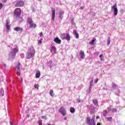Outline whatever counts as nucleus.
<instances>
[{
  "label": "nucleus",
  "instance_id": "nucleus-39",
  "mask_svg": "<svg viewBox=\"0 0 125 125\" xmlns=\"http://www.w3.org/2000/svg\"><path fill=\"white\" fill-rule=\"evenodd\" d=\"M42 35H43L42 32L40 33V37H42Z\"/></svg>",
  "mask_w": 125,
  "mask_h": 125
},
{
  "label": "nucleus",
  "instance_id": "nucleus-25",
  "mask_svg": "<svg viewBox=\"0 0 125 125\" xmlns=\"http://www.w3.org/2000/svg\"><path fill=\"white\" fill-rule=\"evenodd\" d=\"M116 87H117V85H116V84L113 83L112 84L111 88H112V89H116Z\"/></svg>",
  "mask_w": 125,
  "mask_h": 125
},
{
  "label": "nucleus",
  "instance_id": "nucleus-15",
  "mask_svg": "<svg viewBox=\"0 0 125 125\" xmlns=\"http://www.w3.org/2000/svg\"><path fill=\"white\" fill-rule=\"evenodd\" d=\"M6 28L7 31H9L10 30V25L9 24V22L7 21L6 23Z\"/></svg>",
  "mask_w": 125,
  "mask_h": 125
},
{
  "label": "nucleus",
  "instance_id": "nucleus-23",
  "mask_svg": "<svg viewBox=\"0 0 125 125\" xmlns=\"http://www.w3.org/2000/svg\"><path fill=\"white\" fill-rule=\"evenodd\" d=\"M91 113L92 114H95V109L94 108V107H91Z\"/></svg>",
  "mask_w": 125,
  "mask_h": 125
},
{
  "label": "nucleus",
  "instance_id": "nucleus-22",
  "mask_svg": "<svg viewBox=\"0 0 125 125\" xmlns=\"http://www.w3.org/2000/svg\"><path fill=\"white\" fill-rule=\"evenodd\" d=\"M96 41V39H93L91 42H89V44H91L92 45H93V44H94V42H95Z\"/></svg>",
  "mask_w": 125,
  "mask_h": 125
},
{
  "label": "nucleus",
  "instance_id": "nucleus-26",
  "mask_svg": "<svg viewBox=\"0 0 125 125\" xmlns=\"http://www.w3.org/2000/svg\"><path fill=\"white\" fill-rule=\"evenodd\" d=\"M93 102L94 105H98V101H97V100H96V99L93 100Z\"/></svg>",
  "mask_w": 125,
  "mask_h": 125
},
{
  "label": "nucleus",
  "instance_id": "nucleus-45",
  "mask_svg": "<svg viewBox=\"0 0 125 125\" xmlns=\"http://www.w3.org/2000/svg\"><path fill=\"white\" fill-rule=\"evenodd\" d=\"M97 125H101V123H97Z\"/></svg>",
  "mask_w": 125,
  "mask_h": 125
},
{
  "label": "nucleus",
  "instance_id": "nucleus-34",
  "mask_svg": "<svg viewBox=\"0 0 125 125\" xmlns=\"http://www.w3.org/2000/svg\"><path fill=\"white\" fill-rule=\"evenodd\" d=\"M98 81H99V79H95V80H94L95 83H98Z\"/></svg>",
  "mask_w": 125,
  "mask_h": 125
},
{
  "label": "nucleus",
  "instance_id": "nucleus-49",
  "mask_svg": "<svg viewBox=\"0 0 125 125\" xmlns=\"http://www.w3.org/2000/svg\"><path fill=\"white\" fill-rule=\"evenodd\" d=\"M71 21H72V22H74V20L72 19V20H71Z\"/></svg>",
  "mask_w": 125,
  "mask_h": 125
},
{
  "label": "nucleus",
  "instance_id": "nucleus-1",
  "mask_svg": "<svg viewBox=\"0 0 125 125\" xmlns=\"http://www.w3.org/2000/svg\"><path fill=\"white\" fill-rule=\"evenodd\" d=\"M35 53H36V51L34 49V47L31 46L29 49L28 52L26 53V58L27 59H30V58H33L34 56H35Z\"/></svg>",
  "mask_w": 125,
  "mask_h": 125
},
{
  "label": "nucleus",
  "instance_id": "nucleus-27",
  "mask_svg": "<svg viewBox=\"0 0 125 125\" xmlns=\"http://www.w3.org/2000/svg\"><path fill=\"white\" fill-rule=\"evenodd\" d=\"M70 112L72 113H75V108H74V107H70Z\"/></svg>",
  "mask_w": 125,
  "mask_h": 125
},
{
  "label": "nucleus",
  "instance_id": "nucleus-40",
  "mask_svg": "<svg viewBox=\"0 0 125 125\" xmlns=\"http://www.w3.org/2000/svg\"><path fill=\"white\" fill-rule=\"evenodd\" d=\"M21 58H24V55L23 54H21Z\"/></svg>",
  "mask_w": 125,
  "mask_h": 125
},
{
  "label": "nucleus",
  "instance_id": "nucleus-32",
  "mask_svg": "<svg viewBox=\"0 0 125 125\" xmlns=\"http://www.w3.org/2000/svg\"><path fill=\"white\" fill-rule=\"evenodd\" d=\"M52 50H54V51H56V48L54 46L52 47Z\"/></svg>",
  "mask_w": 125,
  "mask_h": 125
},
{
  "label": "nucleus",
  "instance_id": "nucleus-10",
  "mask_svg": "<svg viewBox=\"0 0 125 125\" xmlns=\"http://www.w3.org/2000/svg\"><path fill=\"white\" fill-rule=\"evenodd\" d=\"M79 55L81 58V59H84V57L85 55H84V52L81 50L79 53Z\"/></svg>",
  "mask_w": 125,
  "mask_h": 125
},
{
  "label": "nucleus",
  "instance_id": "nucleus-12",
  "mask_svg": "<svg viewBox=\"0 0 125 125\" xmlns=\"http://www.w3.org/2000/svg\"><path fill=\"white\" fill-rule=\"evenodd\" d=\"M20 66H21V63L20 62H18L16 66V69L18 73H20Z\"/></svg>",
  "mask_w": 125,
  "mask_h": 125
},
{
  "label": "nucleus",
  "instance_id": "nucleus-44",
  "mask_svg": "<svg viewBox=\"0 0 125 125\" xmlns=\"http://www.w3.org/2000/svg\"><path fill=\"white\" fill-rule=\"evenodd\" d=\"M3 2H6L7 1V0H3Z\"/></svg>",
  "mask_w": 125,
  "mask_h": 125
},
{
  "label": "nucleus",
  "instance_id": "nucleus-3",
  "mask_svg": "<svg viewBox=\"0 0 125 125\" xmlns=\"http://www.w3.org/2000/svg\"><path fill=\"white\" fill-rule=\"evenodd\" d=\"M14 14L17 19H18L19 21H21V22L23 21L22 18L20 17V15H21V9H20V8L16 9L14 11Z\"/></svg>",
  "mask_w": 125,
  "mask_h": 125
},
{
  "label": "nucleus",
  "instance_id": "nucleus-20",
  "mask_svg": "<svg viewBox=\"0 0 125 125\" xmlns=\"http://www.w3.org/2000/svg\"><path fill=\"white\" fill-rule=\"evenodd\" d=\"M61 38L62 40H66V34L63 33L61 35Z\"/></svg>",
  "mask_w": 125,
  "mask_h": 125
},
{
  "label": "nucleus",
  "instance_id": "nucleus-13",
  "mask_svg": "<svg viewBox=\"0 0 125 125\" xmlns=\"http://www.w3.org/2000/svg\"><path fill=\"white\" fill-rule=\"evenodd\" d=\"M54 42H55L56 43H58V44H60V43H61V40L58 37H56L54 39Z\"/></svg>",
  "mask_w": 125,
  "mask_h": 125
},
{
  "label": "nucleus",
  "instance_id": "nucleus-47",
  "mask_svg": "<svg viewBox=\"0 0 125 125\" xmlns=\"http://www.w3.org/2000/svg\"><path fill=\"white\" fill-rule=\"evenodd\" d=\"M64 121H66V120H67V118L65 117V118H64Z\"/></svg>",
  "mask_w": 125,
  "mask_h": 125
},
{
  "label": "nucleus",
  "instance_id": "nucleus-35",
  "mask_svg": "<svg viewBox=\"0 0 125 125\" xmlns=\"http://www.w3.org/2000/svg\"><path fill=\"white\" fill-rule=\"evenodd\" d=\"M2 8V3L0 2V10Z\"/></svg>",
  "mask_w": 125,
  "mask_h": 125
},
{
  "label": "nucleus",
  "instance_id": "nucleus-33",
  "mask_svg": "<svg viewBox=\"0 0 125 125\" xmlns=\"http://www.w3.org/2000/svg\"><path fill=\"white\" fill-rule=\"evenodd\" d=\"M102 57H103V54H101L100 55V58H101V60L103 61V58H102Z\"/></svg>",
  "mask_w": 125,
  "mask_h": 125
},
{
  "label": "nucleus",
  "instance_id": "nucleus-43",
  "mask_svg": "<svg viewBox=\"0 0 125 125\" xmlns=\"http://www.w3.org/2000/svg\"><path fill=\"white\" fill-rule=\"evenodd\" d=\"M38 43H42V41L39 40V41H38Z\"/></svg>",
  "mask_w": 125,
  "mask_h": 125
},
{
  "label": "nucleus",
  "instance_id": "nucleus-14",
  "mask_svg": "<svg viewBox=\"0 0 125 125\" xmlns=\"http://www.w3.org/2000/svg\"><path fill=\"white\" fill-rule=\"evenodd\" d=\"M63 15H64V11H60L59 12L60 18L61 20L63 19Z\"/></svg>",
  "mask_w": 125,
  "mask_h": 125
},
{
  "label": "nucleus",
  "instance_id": "nucleus-28",
  "mask_svg": "<svg viewBox=\"0 0 125 125\" xmlns=\"http://www.w3.org/2000/svg\"><path fill=\"white\" fill-rule=\"evenodd\" d=\"M49 94L51 95V96H53L54 95V92H53V90H51L50 91Z\"/></svg>",
  "mask_w": 125,
  "mask_h": 125
},
{
  "label": "nucleus",
  "instance_id": "nucleus-21",
  "mask_svg": "<svg viewBox=\"0 0 125 125\" xmlns=\"http://www.w3.org/2000/svg\"><path fill=\"white\" fill-rule=\"evenodd\" d=\"M109 111H111L113 113H116V112H117V109L116 108H109Z\"/></svg>",
  "mask_w": 125,
  "mask_h": 125
},
{
  "label": "nucleus",
  "instance_id": "nucleus-38",
  "mask_svg": "<svg viewBox=\"0 0 125 125\" xmlns=\"http://www.w3.org/2000/svg\"><path fill=\"white\" fill-rule=\"evenodd\" d=\"M42 119H43V120H46V117H45V116H42Z\"/></svg>",
  "mask_w": 125,
  "mask_h": 125
},
{
  "label": "nucleus",
  "instance_id": "nucleus-16",
  "mask_svg": "<svg viewBox=\"0 0 125 125\" xmlns=\"http://www.w3.org/2000/svg\"><path fill=\"white\" fill-rule=\"evenodd\" d=\"M40 77H41V72L40 71V70H37V72L36 74V79H39Z\"/></svg>",
  "mask_w": 125,
  "mask_h": 125
},
{
  "label": "nucleus",
  "instance_id": "nucleus-29",
  "mask_svg": "<svg viewBox=\"0 0 125 125\" xmlns=\"http://www.w3.org/2000/svg\"><path fill=\"white\" fill-rule=\"evenodd\" d=\"M107 110H104V113H103V116L104 117H105L106 116V115H107Z\"/></svg>",
  "mask_w": 125,
  "mask_h": 125
},
{
  "label": "nucleus",
  "instance_id": "nucleus-18",
  "mask_svg": "<svg viewBox=\"0 0 125 125\" xmlns=\"http://www.w3.org/2000/svg\"><path fill=\"white\" fill-rule=\"evenodd\" d=\"M93 84V78H92V81H91L90 82V86L89 88V89L90 90H91V87H92Z\"/></svg>",
  "mask_w": 125,
  "mask_h": 125
},
{
  "label": "nucleus",
  "instance_id": "nucleus-48",
  "mask_svg": "<svg viewBox=\"0 0 125 125\" xmlns=\"http://www.w3.org/2000/svg\"><path fill=\"white\" fill-rule=\"evenodd\" d=\"M96 119H99V116H97V117H96Z\"/></svg>",
  "mask_w": 125,
  "mask_h": 125
},
{
  "label": "nucleus",
  "instance_id": "nucleus-11",
  "mask_svg": "<svg viewBox=\"0 0 125 125\" xmlns=\"http://www.w3.org/2000/svg\"><path fill=\"white\" fill-rule=\"evenodd\" d=\"M14 31H16V32H20L21 33H22L23 32V29L21 28L20 27H16L14 28Z\"/></svg>",
  "mask_w": 125,
  "mask_h": 125
},
{
  "label": "nucleus",
  "instance_id": "nucleus-6",
  "mask_svg": "<svg viewBox=\"0 0 125 125\" xmlns=\"http://www.w3.org/2000/svg\"><path fill=\"white\" fill-rule=\"evenodd\" d=\"M24 4H25L24 1H23L22 0H19L17 2L15 6H16L17 7H18L19 6H24Z\"/></svg>",
  "mask_w": 125,
  "mask_h": 125
},
{
  "label": "nucleus",
  "instance_id": "nucleus-50",
  "mask_svg": "<svg viewBox=\"0 0 125 125\" xmlns=\"http://www.w3.org/2000/svg\"><path fill=\"white\" fill-rule=\"evenodd\" d=\"M48 125H51V124H48Z\"/></svg>",
  "mask_w": 125,
  "mask_h": 125
},
{
  "label": "nucleus",
  "instance_id": "nucleus-7",
  "mask_svg": "<svg viewBox=\"0 0 125 125\" xmlns=\"http://www.w3.org/2000/svg\"><path fill=\"white\" fill-rule=\"evenodd\" d=\"M111 9L114 10V15H118V8H117V4L112 6Z\"/></svg>",
  "mask_w": 125,
  "mask_h": 125
},
{
  "label": "nucleus",
  "instance_id": "nucleus-19",
  "mask_svg": "<svg viewBox=\"0 0 125 125\" xmlns=\"http://www.w3.org/2000/svg\"><path fill=\"white\" fill-rule=\"evenodd\" d=\"M65 40H67V41H70V40H71V36H70L69 34H66V36H65Z\"/></svg>",
  "mask_w": 125,
  "mask_h": 125
},
{
  "label": "nucleus",
  "instance_id": "nucleus-41",
  "mask_svg": "<svg viewBox=\"0 0 125 125\" xmlns=\"http://www.w3.org/2000/svg\"><path fill=\"white\" fill-rule=\"evenodd\" d=\"M39 125H42V121H39Z\"/></svg>",
  "mask_w": 125,
  "mask_h": 125
},
{
  "label": "nucleus",
  "instance_id": "nucleus-31",
  "mask_svg": "<svg viewBox=\"0 0 125 125\" xmlns=\"http://www.w3.org/2000/svg\"><path fill=\"white\" fill-rule=\"evenodd\" d=\"M34 87H35V88H37V89H39V84H35L34 85Z\"/></svg>",
  "mask_w": 125,
  "mask_h": 125
},
{
  "label": "nucleus",
  "instance_id": "nucleus-46",
  "mask_svg": "<svg viewBox=\"0 0 125 125\" xmlns=\"http://www.w3.org/2000/svg\"><path fill=\"white\" fill-rule=\"evenodd\" d=\"M21 82H23V78H21Z\"/></svg>",
  "mask_w": 125,
  "mask_h": 125
},
{
  "label": "nucleus",
  "instance_id": "nucleus-37",
  "mask_svg": "<svg viewBox=\"0 0 125 125\" xmlns=\"http://www.w3.org/2000/svg\"><path fill=\"white\" fill-rule=\"evenodd\" d=\"M77 102H78V103H80L81 102V99H77Z\"/></svg>",
  "mask_w": 125,
  "mask_h": 125
},
{
  "label": "nucleus",
  "instance_id": "nucleus-17",
  "mask_svg": "<svg viewBox=\"0 0 125 125\" xmlns=\"http://www.w3.org/2000/svg\"><path fill=\"white\" fill-rule=\"evenodd\" d=\"M73 34H74V36H75V38L76 39H79V34H78L76 30L73 31Z\"/></svg>",
  "mask_w": 125,
  "mask_h": 125
},
{
  "label": "nucleus",
  "instance_id": "nucleus-42",
  "mask_svg": "<svg viewBox=\"0 0 125 125\" xmlns=\"http://www.w3.org/2000/svg\"><path fill=\"white\" fill-rule=\"evenodd\" d=\"M3 65L4 67V68H6V64H5V63H3Z\"/></svg>",
  "mask_w": 125,
  "mask_h": 125
},
{
  "label": "nucleus",
  "instance_id": "nucleus-30",
  "mask_svg": "<svg viewBox=\"0 0 125 125\" xmlns=\"http://www.w3.org/2000/svg\"><path fill=\"white\" fill-rule=\"evenodd\" d=\"M110 42H111V40L110 39V38H109L107 40V45H109V44H110Z\"/></svg>",
  "mask_w": 125,
  "mask_h": 125
},
{
  "label": "nucleus",
  "instance_id": "nucleus-4",
  "mask_svg": "<svg viewBox=\"0 0 125 125\" xmlns=\"http://www.w3.org/2000/svg\"><path fill=\"white\" fill-rule=\"evenodd\" d=\"M86 122L89 125H96V124H95V121H94V118L90 120V117L88 116L86 119Z\"/></svg>",
  "mask_w": 125,
  "mask_h": 125
},
{
  "label": "nucleus",
  "instance_id": "nucleus-5",
  "mask_svg": "<svg viewBox=\"0 0 125 125\" xmlns=\"http://www.w3.org/2000/svg\"><path fill=\"white\" fill-rule=\"evenodd\" d=\"M27 22L30 24V28H36V27H37V25L33 23V20L32 19V18H28Z\"/></svg>",
  "mask_w": 125,
  "mask_h": 125
},
{
  "label": "nucleus",
  "instance_id": "nucleus-9",
  "mask_svg": "<svg viewBox=\"0 0 125 125\" xmlns=\"http://www.w3.org/2000/svg\"><path fill=\"white\" fill-rule=\"evenodd\" d=\"M60 113H61V114L62 115V116H66V110H65V109L63 107H61L59 110Z\"/></svg>",
  "mask_w": 125,
  "mask_h": 125
},
{
  "label": "nucleus",
  "instance_id": "nucleus-2",
  "mask_svg": "<svg viewBox=\"0 0 125 125\" xmlns=\"http://www.w3.org/2000/svg\"><path fill=\"white\" fill-rule=\"evenodd\" d=\"M18 51V47H17L16 48L12 49L9 55L10 60H11V59H14V58H15V57L16 56V53H17Z\"/></svg>",
  "mask_w": 125,
  "mask_h": 125
},
{
  "label": "nucleus",
  "instance_id": "nucleus-24",
  "mask_svg": "<svg viewBox=\"0 0 125 125\" xmlns=\"http://www.w3.org/2000/svg\"><path fill=\"white\" fill-rule=\"evenodd\" d=\"M0 93L1 94V96H3L4 95V91L3 90V89H1L0 90Z\"/></svg>",
  "mask_w": 125,
  "mask_h": 125
},
{
  "label": "nucleus",
  "instance_id": "nucleus-36",
  "mask_svg": "<svg viewBox=\"0 0 125 125\" xmlns=\"http://www.w3.org/2000/svg\"><path fill=\"white\" fill-rule=\"evenodd\" d=\"M108 121H112V117H107Z\"/></svg>",
  "mask_w": 125,
  "mask_h": 125
},
{
  "label": "nucleus",
  "instance_id": "nucleus-8",
  "mask_svg": "<svg viewBox=\"0 0 125 125\" xmlns=\"http://www.w3.org/2000/svg\"><path fill=\"white\" fill-rule=\"evenodd\" d=\"M52 21H54V19H55V9L54 8H52Z\"/></svg>",
  "mask_w": 125,
  "mask_h": 125
}]
</instances>
